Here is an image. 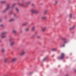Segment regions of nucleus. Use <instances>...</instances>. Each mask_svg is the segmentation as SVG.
<instances>
[{
    "mask_svg": "<svg viewBox=\"0 0 76 76\" xmlns=\"http://www.w3.org/2000/svg\"><path fill=\"white\" fill-rule=\"evenodd\" d=\"M31 4V2L28 1L26 3V4L27 5H29V4Z\"/></svg>",
    "mask_w": 76,
    "mask_h": 76,
    "instance_id": "nucleus-16",
    "label": "nucleus"
},
{
    "mask_svg": "<svg viewBox=\"0 0 76 76\" xmlns=\"http://www.w3.org/2000/svg\"><path fill=\"white\" fill-rule=\"evenodd\" d=\"M0 42H1V40H0Z\"/></svg>",
    "mask_w": 76,
    "mask_h": 76,
    "instance_id": "nucleus-41",
    "label": "nucleus"
},
{
    "mask_svg": "<svg viewBox=\"0 0 76 76\" xmlns=\"http://www.w3.org/2000/svg\"><path fill=\"white\" fill-rule=\"evenodd\" d=\"M35 26H34L32 27L31 30L33 31H35Z\"/></svg>",
    "mask_w": 76,
    "mask_h": 76,
    "instance_id": "nucleus-12",
    "label": "nucleus"
},
{
    "mask_svg": "<svg viewBox=\"0 0 76 76\" xmlns=\"http://www.w3.org/2000/svg\"><path fill=\"white\" fill-rule=\"evenodd\" d=\"M15 10H16V11H17V12H19V9H18V8L16 7L15 8Z\"/></svg>",
    "mask_w": 76,
    "mask_h": 76,
    "instance_id": "nucleus-24",
    "label": "nucleus"
},
{
    "mask_svg": "<svg viewBox=\"0 0 76 76\" xmlns=\"http://www.w3.org/2000/svg\"><path fill=\"white\" fill-rule=\"evenodd\" d=\"M10 4H7V7L5 10L3 11V13H5L6 12H7V10H9L10 9Z\"/></svg>",
    "mask_w": 76,
    "mask_h": 76,
    "instance_id": "nucleus-1",
    "label": "nucleus"
},
{
    "mask_svg": "<svg viewBox=\"0 0 76 76\" xmlns=\"http://www.w3.org/2000/svg\"><path fill=\"white\" fill-rule=\"evenodd\" d=\"M32 6H34V4H32Z\"/></svg>",
    "mask_w": 76,
    "mask_h": 76,
    "instance_id": "nucleus-36",
    "label": "nucleus"
},
{
    "mask_svg": "<svg viewBox=\"0 0 76 76\" xmlns=\"http://www.w3.org/2000/svg\"><path fill=\"white\" fill-rule=\"evenodd\" d=\"M37 37L38 38H40V36H38Z\"/></svg>",
    "mask_w": 76,
    "mask_h": 76,
    "instance_id": "nucleus-31",
    "label": "nucleus"
},
{
    "mask_svg": "<svg viewBox=\"0 0 76 76\" xmlns=\"http://www.w3.org/2000/svg\"><path fill=\"white\" fill-rule=\"evenodd\" d=\"M47 19V17L46 16H42V20H45V19Z\"/></svg>",
    "mask_w": 76,
    "mask_h": 76,
    "instance_id": "nucleus-10",
    "label": "nucleus"
},
{
    "mask_svg": "<svg viewBox=\"0 0 76 76\" xmlns=\"http://www.w3.org/2000/svg\"><path fill=\"white\" fill-rule=\"evenodd\" d=\"M1 37L2 38H6L7 37V36L5 35L1 34Z\"/></svg>",
    "mask_w": 76,
    "mask_h": 76,
    "instance_id": "nucleus-6",
    "label": "nucleus"
},
{
    "mask_svg": "<svg viewBox=\"0 0 76 76\" xmlns=\"http://www.w3.org/2000/svg\"><path fill=\"white\" fill-rule=\"evenodd\" d=\"M58 3V2L57 1H55V5H57V4Z\"/></svg>",
    "mask_w": 76,
    "mask_h": 76,
    "instance_id": "nucleus-15",
    "label": "nucleus"
},
{
    "mask_svg": "<svg viewBox=\"0 0 76 76\" xmlns=\"http://www.w3.org/2000/svg\"><path fill=\"white\" fill-rule=\"evenodd\" d=\"M13 33H14V34H17V32H16V31L15 30H13Z\"/></svg>",
    "mask_w": 76,
    "mask_h": 76,
    "instance_id": "nucleus-21",
    "label": "nucleus"
},
{
    "mask_svg": "<svg viewBox=\"0 0 76 76\" xmlns=\"http://www.w3.org/2000/svg\"><path fill=\"white\" fill-rule=\"evenodd\" d=\"M18 5H19V6H24V5H23V4H22V3H18Z\"/></svg>",
    "mask_w": 76,
    "mask_h": 76,
    "instance_id": "nucleus-11",
    "label": "nucleus"
},
{
    "mask_svg": "<svg viewBox=\"0 0 76 76\" xmlns=\"http://www.w3.org/2000/svg\"><path fill=\"white\" fill-rule=\"evenodd\" d=\"M75 72H76V69L75 70Z\"/></svg>",
    "mask_w": 76,
    "mask_h": 76,
    "instance_id": "nucleus-38",
    "label": "nucleus"
},
{
    "mask_svg": "<svg viewBox=\"0 0 76 76\" xmlns=\"http://www.w3.org/2000/svg\"><path fill=\"white\" fill-rule=\"evenodd\" d=\"M1 20H0V22H1Z\"/></svg>",
    "mask_w": 76,
    "mask_h": 76,
    "instance_id": "nucleus-39",
    "label": "nucleus"
},
{
    "mask_svg": "<svg viewBox=\"0 0 76 76\" xmlns=\"http://www.w3.org/2000/svg\"><path fill=\"white\" fill-rule=\"evenodd\" d=\"M45 59H46V58H45L44 59H43V61H45Z\"/></svg>",
    "mask_w": 76,
    "mask_h": 76,
    "instance_id": "nucleus-34",
    "label": "nucleus"
},
{
    "mask_svg": "<svg viewBox=\"0 0 76 76\" xmlns=\"http://www.w3.org/2000/svg\"><path fill=\"white\" fill-rule=\"evenodd\" d=\"M1 27V25L0 24V27Z\"/></svg>",
    "mask_w": 76,
    "mask_h": 76,
    "instance_id": "nucleus-37",
    "label": "nucleus"
},
{
    "mask_svg": "<svg viewBox=\"0 0 76 76\" xmlns=\"http://www.w3.org/2000/svg\"><path fill=\"white\" fill-rule=\"evenodd\" d=\"M29 30V28H27L26 29V31H28Z\"/></svg>",
    "mask_w": 76,
    "mask_h": 76,
    "instance_id": "nucleus-26",
    "label": "nucleus"
},
{
    "mask_svg": "<svg viewBox=\"0 0 76 76\" xmlns=\"http://www.w3.org/2000/svg\"><path fill=\"white\" fill-rule=\"evenodd\" d=\"M16 5V4H13L12 6V8H14V7H15V6Z\"/></svg>",
    "mask_w": 76,
    "mask_h": 76,
    "instance_id": "nucleus-17",
    "label": "nucleus"
},
{
    "mask_svg": "<svg viewBox=\"0 0 76 76\" xmlns=\"http://www.w3.org/2000/svg\"><path fill=\"white\" fill-rule=\"evenodd\" d=\"M74 28H75V26L70 28V29H74Z\"/></svg>",
    "mask_w": 76,
    "mask_h": 76,
    "instance_id": "nucleus-28",
    "label": "nucleus"
},
{
    "mask_svg": "<svg viewBox=\"0 0 76 76\" xmlns=\"http://www.w3.org/2000/svg\"><path fill=\"white\" fill-rule=\"evenodd\" d=\"M4 25H1V27H4Z\"/></svg>",
    "mask_w": 76,
    "mask_h": 76,
    "instance_id": "nucleus-32",
    "label": "nucleus"
},
{
    "mask_svg": "<svg viewBox=\"0 0 76 76\" xmlns=\"http://www.w3.org/2000/svg\"><path fill=\"white\" fill-rule=\"evenodd\" d=\"M46 29H47V28L46 27H44V28H43L42 30V31H44L45 30H46Z\"/></svg>",
    "mask_w": 76,
    "mask_h": 76,
    "instance_id": "nucleus-18",
    "label": "nucleus"
},
{
    "mask_svg": "<svg viewBox=\"0 0 76 76\" xmlns=\"http://www.w3.org/2000/svg\"><path fill=\"white\" fill-rule=\"evenodd\" d=\"M14 16H17L16 14H14Z\"/></svg>",
    "mask_w": 76,
    "mask_h": 76,
    "instance_id": "nucleus-33",
    "label": "nucleus"
},
{
    "mask_svg": "<svg viewBox=\"0 0 76 76\" xmlns=\"http://www.w3.org/2000/svg\"><path fill=\"white\" fill-rule=\"evenodd\" d=\"M70 17L71 18H72V14H70Z\"/></svg>",
    "mask_w": 76,
    "mask_h": 76,
    "instance_id": "nucleus-29",
    "label": "nucleus"
},
{
    "mask_svg": "<svg viewBox=\"0 0 76 76\" xmlns=\"http://www.w3.org/2000/svg\"><path fill=\"white\" fill-rule=\"evenodd\" d=\"M15 44V42L14 41H12L10 45L11 46H13V45Z\"/></svg>",
    "mask_w": 76,
    "mask_h": 76,
    "instance_id": "nucleus-7",
    "label": "nucleus"
},
{
    "mask_svg": "<svg viewBox=\"0 0 76 76\" xmlns=\"http://www.w3.org/2000/svg\"><path fill=\"white\" fill-rule=\"evenodd\" d=\"M14 20H15L14 18H11L9 20V22H13V21H14Z\"/></svg>",
    "mask_w": 76,
    "mask_h": 76,
    "instance_id": "nucleus-9",
    "label": "nucleus"
},
{
    "mask_svg": "<svg viewBox=\"0 0 76 76\" xmlns=\"http://www.w3.org/2000/svg\"><path fill=\"white\" fill-rule=\"evenodd\" d=\"M31 11L32 13H38V11L37 10L34 9H31Z\"/></svg>",
    "mask_w": 76,
    "mask_h": 76,
    "instance_id": "nucleus-4",
    "label": "nucleus"
},
{
    "mask_svg": "<svg viewBox=\"0 0 76 76\" xmlns=\"http://www.w3.org/2000/svg\"><path fill=\"white\" fill-rule=\"evenodd\" d=\"M52 51H57V49H52Z\"/></svg>",
    "mask_w": 76,
    "mask_h": 76,
    "instance_id": "nucleus-25",
    "label": "nucleus"
},
{
    "mask_svg": "<svg viewBox=\"0 0 76 76\" xmlns=\"http://www.w3.org/2000/svg\"><path fill=\"white\" fill-rule=\"evenodd\" d=\"M64 43H67V39L66 40L64 41Z\"/></svg>",
    "mask_w": 76,
    "mask_h": 76,
    "instance_id": "nucleus-27",
    "label": "nucleus"
},
{
    "mask_svg": "<svg viewBox=\"0 0 76 76\" xmlns=\"http://www.w3.org/2000/svg\"><path fill=\"white\" fill-rule=\"evenodd\" d=\"M4 76H10L9 75H5Z\"/></svg>",
    "mask_w": 76,
    "mask_h": 76,
    "instance_id": "nucleus-35",
    "label": "nucleus"
},
{
    "mask_svg": "<svg viewBox=\"0 0 76 76\" xmlns=\"http://www.w3.org/2000/svg\"><path fill=\"white\" fill-rule=\"evenodd\" d=\"M17 60H18V58H14L12 59L11 62H15V61H17Z\"/></svg>",
    "mask_w": 76,
    "mask_h": 76,
    "instance_id": "nucleus-5",
    "label": "nucleus"
},
{
    "mask_svg": "<svg viewBox=\"0 0 76 76\" xmlns=\"http://www.w3.org/2000/svg\"><path fill=\"white\" fill-rule=\"evenodd\" d=\"M28 24V23L26 22V23H23V26H26V25H27Z\"/></svg>",
    "mask_w": 76,
    "mask_h": 76,
    "instance_id": "nucleus-13",
    "label": "nucleus"
},
{
    "mask_svg": "<svg viewBox=\"0 0 76 76\" xmlns=\"http://www.w3.org/2000/svg\"><path fill=\"white\" fill-rule=\"evenodd\" d=\"M7 58H5L4 59V62L6 63L7 62Z\"/></svg>",
    "mask_w": 76,
    "mask_h": 76,
    "instance_id": "nucleus-20",
    "label": "nucleus"
},
{
    "mask_svg": "<svg viewBox=\"0 0 76 76\" xmlns=\"http://www.w3.org/2000/svg\"><path fill=\"white\" fill-rule=\"evenodd\" d=\"M62 39L63 40V41H66V40L67 39H66V38H62Z\"/></svg>",
    "mask_w": 76,
    "mask_h": 76,
    "instance_id": "nucleus-19",
    "label": "nucleus"
},
{
    "mask_svg": "<svg viewBox=\"0 0 76 76\" xmlns=\"http://www.w3.org/2000/svg\"><path fill=\"white\" fill-rule=\"evenodd\" d=\"M48 12V10H45V11L44 13H45V14H46V13H47Z\"/></svg>",
    "mask_w": 76,
    "mask_h": 76,
    "instance_id": "nucleus-23",
    "label": "nucleus"
},
{
    "mask_svg": "<svg viewBox=\"0 0 76 76\" xmlns=\"http://www.w3.org/2000/svg\"><path fill=\"white\" fill-rule=\"evenodd\" d=\"M12 40H13V39H12V38H10V39H9L10 41H12Z\"/></svg>",
    "mask_w": 76,
    "mask_h": 76,
    "instance_id": "nucleus-30",
    "label": "nucleus"
},
{
    "mask_svg": "<svg viewBox=\"0 0 76 76\" xmlns=\"http://www.w3.org/2000/svg\"><path fill=\"white\" fill-rule=\"evenodd\" d=\"M63 47H64V45H63Z\"/></svg>",
    "mask_w": 76,
    "mask_h": 76,
    "instance_id": "nucleus-40",
    "label": "nucleus"
},
{
    "mask_svg": "<svg viewBox=\"0 0 76 76\" xmlns=\"http://www.w3.org/2000/svg\"><path fill=\"white\" fill-rule=\"evenodd\" d=\"M7 33L6 31H3L1 33V35H4V34H6Z\"/></svg>",
    "mask_w": 76,
    "mask_h": 76,
    "instance_id": "nucleus-14",
    "label": "nucleus"
},
{
    "mask_svg": "<svg viewBox=\"0 0 76 76\" xmlns=\"http://www.w3.org/2000/svg\"><path fill=\"white\" fill-rule=\"evenodd\" d=\"M26 54V51L24 50H22L21 52L20 53V56H23Z\"/></svg>",
    "mask_w": 76,
    "mask_h": 76,
    "instance_id": "nucleus-3",
    "label": "nucleus"
},
{
    "mask_svg": "<svg viewBox=\"0 0 76 76\" xmlns=\"http://www.w3.org/2000/svg\"><path fill=\"white\" fill-rule=\"evenodd\" d=\"M1 3H7V1H6L5 0H3V1H1Z\"/></svg>",
    "mask_w": 76,
    "mask_h": 76,
    "instance_id": "nucleus-8",
    "label": "nucleus"
},
{
    "mask_svg": "<svg viewBox=\"0 0 76 76\" xmlns=\"http://www.w3.org/2000/svg\"><path fill=\"white\" fill-rule=\"evenodd\" d=\"M5 52V50L4 49L2 48V53H4Z\"/></svg>",
    "mask_w": 76,
    "mask_h": 76,
    "instance_id": "nucleus-22",
    "label": "nucleus"
},
{
    "mask_svg": "<svg viewBox=\"0 0 76 76\" xmlns=\"http://www.w3.org/2000/svg\"><path fill=\"white\" fill-rule=\"evenodd\" d=\"M65 56V54L64 53H62L61 54V56L59 58V59L60 60H61V59H63L64 58V57Z\"/></svg>",
    "mask_w": 76,
    "mask_h": 76,
    "instance_id": "nucleus-2",
    "label": "nucleus"
}]
</instances>
